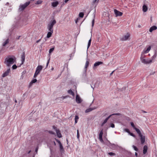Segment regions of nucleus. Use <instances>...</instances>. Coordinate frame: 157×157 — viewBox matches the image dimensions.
<instances>
[{
    "instance_id": "1",
    "label": "nucleus",
    "mask_w": 157,
    "mask_h": 157,
    "mask_svg": "<svg viewBox=\"0 0 157 157\" xmlns=\"http://www.w3.org/2000/svg\"><path fill=\"white\" fill-rule=\"evenodd\" d=\"M16 58L13 56H9L6 58L4 61L5 63L8 67L10 66L16 62Z\"/></svg>"
},
{
    "instance_id": "2",
    "label": "nucleus",
    "mask_w": 157,
    "mask_h": 157,
    "mask_svg": "<svg viewBox=\"0 0 157 157\" xmlns=\"http://www.w3.org/2000/svg\"><path fill=\"white\" fill-rule=\"evenodd\" d=\"M106 118H119L123 117V115L120 113H113L108 115L107 114L105 115Z\"/></svg>"
},
{
    "instance_id": "3",
    "label": "nucleus",
    "mask_w": 157,
    "mask_h": 157,
    "mask_svg": "<svg viewBox=\"0 0 157 157\" xmlns=\"http://www.w3.org/2000/svg\"><path fill=\"white\" fill-rule=\"evenodd\" d=\"M56 23V21L54 20L51 21L48 24L47 29L49 31L53 32V27Z\"/></svg>"
},
{
    "instance_id": "4",
    "label": "nucleus",
    "mask_w": 157,
    "mask_h": 157,
    "mask_svg": "<svg viewBox=\"0 0 157 157\" xmlns=\"http://www.w3.org/2000/svg\"><path fill=\"white\" fill-rule=\"evenodd\" d=\"M140 59L141 62L144 64H149L151 63V61L150 59H145L144 56L142 54H141Z\"/></svg>"
},
{
    "instance_id": "5",
    "label": "nucleus",
    "mask_w": 157,
    "mask_h": 157,
    "mask_svg": "<svg viewBox=\"0 0 157 157\" xmlns=\"http://www.w3.org/2000/svg\"><path fill=\"white\" fill-rule=\"evenodd\" d=\"M30 3V2H26L23 4H21L19 6V10L22 11Z\"/></svg>"
},
{
    "instance_id": "6",
    "label": "nucleus",
    "mask_w": 157,
    "mask_h": 157,
    "mask_svg": "<svg viewBox=\"0 0 157 157\" xmlns=\"http://www.w3.org/2000/svg\"><path fill=\"white\" fill-rule=\"evenodd\" d=\"M21 26V25H19V23L18 22L15 23L12 25V28L10 30V31H12L14 29L18 28Z\"/></svg>"
},
{
    "instance_id": "7",
    "label": "nucleus",
    "mask_w": 157,
    "mask_h": 157,
    "mask_svg": "<svg viewBox=\"0 0 157 157\" xmlns=\"http://www.w3.org/2000/svg\"><path fill=\"white\" fill-rule=\"evenodd\" d=\"M130 37V34L128 33L124 35L121 39L122 41H126Z\"/></svg>"
},
{
    "instance_id": "8",
    "label": "nucleus",
    "mask_w": 157,
    "mask_h": 157,
    "mask_svg": "<svg viewBox=\"0 0 157 157\" xmlns=\"http://www.w3.org/2000/svg\"><path fill=\"white\" fill-rule=\"evenodd\" d=\"M157 56V51L156 50H155L154 51V54L153 56L151 57V59H150V60L152 62H155V59Z\"/></svg>"
},
{
    "instance_id": "9",
    "label": "nucleus",
    "mask_w": 157,
    "mask_h": 157,
    "mask_svg": "<svg viewBox=\"0 0 157 157\" xmlns=\"http://www.w3.org/2000/svg\"><path fill=\"white\" fill-rule=\"evenodd\" d=\"M43 67L41 65H38L36 67L35 72L39 74L40 71L42 70Z\"/></svg>"
},
{
    "instance_id": "10",
    "label": "nucleus",
    "mask_w": 157,
    "mask_h": 157,
    "mask_svg": "<svg viewBox=\"0 0 157 157\" xmlns=\"http://www.w3.org/2000/svg\"><path fill=\"white\" fill-rule=\"evenodd\" d=\"M114 13L116 15V17L121 16L122 15V13L117 10L116 9L114 10Z\"/></svg>"
},
{
    "instance_id": "11",
    "label": "nucleus",
    "mask_w": 157,
    "mask_h": 157,
    "mask_svg": "<svg viewBox=\"0 0 157 157\" xmlns=\"http://www.w3.org/2000/svg\"><path fill=\"white\" fill-rule=\"evenodd\" d=\"M10 71V68H8L7 70L5 71L2 75V77H5L7 76L8 75Z\"/></svg>"
},
{
    "instance_id": "12",
    "label": "nucleus",
    "mask_w": 157,
    "mask_h": 157,
    "mask_svg": "<svg viewBox=\"0 0 157 157\" xmlns=\"http://www.w3.org/2000/svg\"><path fill=\"white\" fill-rule=\"evenodd\" d=\"M151 49V47L150 46H149L147 49L145 48L144 49L143 51L142 52L141 54H142V55H144V53H146L148 52Z\"/></svg>"
},
{
    "instance_id": "13",
    "label": "nucleus",
    "mask_w": 157,
    "mask_h": 157,
    "mask_svg": "<svg viewBox=\"0 0 157 157\" xmlns=\"http://www.w3.org/2000/svg\"><path fill=\"white\" fill-rule=\"evenodd\" d=\"M76 101L78 103H81L82 101V100L78 95H77L76 97Z\"/></svg>"
},
{
    "instance_id": "14",
    "label": "nucleus",
    "mask_w": 157,
    "mask_h": 157,
    "mask_svg": "<svg viewBox=\"0 0 157 157\" xmlns=\"http://www.w3.org/2000/svg\"><path fill=\"white\" fill-rule=\"evenodd\" d=\"M139 136L140 137L141 144H143L145 141V136L142 134H141V136Z\"/></svg>"
},
{
    "instance_id": "15",
    "label": "nucleus",
    "mask_w": 157,
    "mask_h": 157,
    "mask_svg": "<svg viewBox=\"0 0 157 157\" xmlns=\"http://www.w3.org/2000/svg\"><path fill=\"white\" fill-rule=\"evenodd\" d=\"M103 63V62L101 61H98L94 63L93 67V69H94L95 68V67L99 65H100L101 64Z\"/></svg>"
},
{
    "instance_id": "16",
    "label": "nucleus",
    "mask_w": 157,
    "mask_h": 157,
    "mask_svg": "<svg viewBox=\"0 0 157 157\" xmlns=\"http://www.w3.org/2000/svg\"><path fill=\"white\" fill-rule=\"evenodd\" d=\"M25 53L24 52H23L22 53V54L21 56V65H22L25 62Z\"/></svg>"
},
{
    "instance_id": "17",
    "label": "nucleus",
    "mask_w": 157,
    "mask_h": 157,
    "mask_svg": "<svg viewBox=\"0 0 157 157\" xmlns=\"http://www.w3.org/2000/svg\"><path fill=\"white\" fill-rule=\"evenodd\" d=\"M89 61L88 60H87L86 62L85 65V68L86 69V70L85 72L84 73L83 75H84L85 76H86V68H87V67H88V66L89 65Z\"/></svg>"
},
{
    "instance_id": "18",
    "label": "nucleus",
    "mask_w": 157,
    "mask_h": 157,
    "mask_svg": "<svg viewBox=\"0 0 157 157\" xmlns=\"http://www.w3.org/2000/svg\"><path fill=\"white\" fill-rule=\"evenodd\" d=\"M157 29L156 26L154 25L151 27L149 29V32H152L153 31L156 30Z\"/></svg>"
},
{
    "instance_id": "19",
    "label": "nucleus",
    "mask_w": 157,
    "mask_h": 157,
    "mask_svg": "<svg viewBox=\"0 0 157 157\" xmlns=\"http://www.w3.org/2000/svg\"><path fill=\"white\" fill-rule=\"evenodd\" d=\"M9 42V39L8 38L6 40H5V41L3 42L2 44V45L3 46H5Z\"/></svg>"
},
{
    "instance_id": "20",
    "label": "nucleus",
    "mask_w": 157,
    "mask_h": 157,
    "mask_svg": "<svg viewBox=\"0 0 157 157\" xmlns=\"http://www.w3.org/2000/svg\"><path fill=\"white\" fill-rule=\"evenodd\" d=\"M58 4H59L58 2L55 1V2H53L52 3V6L53 7H56Z\"/></svg>"
},
{
    "instance_id": "21",
    "label": "nucleus",
    "mask_w": 157,
    "mask_h": 157,
    "mask_svg": "<svg viewBox=\"0 0 157 157\" xmlns=\"http://www.w3.org/2000/svg\"><path fill=\"white\" fill-rule=\"evenodd\" d=\"M96 108H95V107L93 108H89L86 110L85 111V112L86 113H88V112H89L91 111L92 110Z\"/></svg>"
},
{
    "instance_id": "22",
    "label": "nucleus",
    "mask_w": 157,
    "mask_h": 157,
    "mask_svg": "<svg viewBox=\"0 0 157 157\" xmlns=\"http://www.w3.org/2000/svg\"><path fill=\"white\" fill-rule=\"evenodd\" d=\"M147 145H145L144 147L143 148V154H145L147 152Z\"/></svg>"
},
{
    "instance_id": "23",
    "label": "nucleus",
    "mask_w": 157,
    "mask_h": 157,
    "mask_svg": "<svg viewBox=\"0 0 157 157\" xmlns=\"http://www.w3.org/2000/svg\"><path fill=\"white\" fill-rule=\"evenodd\" d=\"M143 11L144 12H145L147 11V6L145 4L143 6Z\"/></svg>"
},
{
    "instance_id": "24",
    "label": "nucleus",
    "mask_w": 157,
    "mask_h": 157,
    "mask_svg": "<svg viewBox=\"0 0 157 157\" xmlns=\"http://www.w3.org/2000/svg\"><path fill=\"white\" fill-rule=\"evenodd\" d=\"M56 132L57 136L59 138H61L62 137V136L61 135V132L59 130H57V131Z\"/></svg>"
},
{
    "instance_id": "25",
    "label": "nucleus",
    "mask_w": 157,
    "mask_h": 157,
    "mask_svg": "<svg viewBox=\"0 0 157 157\" xmlns=\"http://www.w3.org/2000/svg\"><path fill=\"white\" fill-rule=\"evenodd\" d=\"M109 118H105V119L101 123V126H103L106 123L108 120Z\"/></svg>"
},
{
    "instance_id": "26",
    "label": "nucleus",
    "mask_w": 157,
    "mask_h": 157,
    "mask_svg": "<svg viewBox=\"0 0 157 157\" xmlns=\"http://www.w3.org/2000/svg\"><path fill=\"white\" fill-rule=\"evenodd\" d=\"M60 151L61 153H63L64 152V149L63 148V147L62 144H60L59 145Z\"/></svg>"
},
{
    "instance_id": "27",
    "label": "nucleus",
    "mask_w": 157,
    "mask_h": 157,
    "mask_svg": "<svg viewBox=\"0 0 157 157\" xmlns=\"http://www.w3.org/2000/svg\"><path fill=\"white\" fill-rule=\"evenodd\" d=\"M134 129L135 130L137 133L138 134L139 136H141V135L142 134L140 130L139 129L136 128Z\"/></svg>"
},
{
    "instance_id": "28",
    "label": "nucleus",
    "mask_w": 157,
    "mask_h": 157,
    "mask_svg": "<svg viewBox=\"0 0 157 157\" xmlns=\"http://www.w3.org/2000/svg\"><path fill=\"white\" fill-rule=\"evenodd\" d=\"M53 33L51 32H48L47 34V38H50L51 36Z\"/></svg>"
},
{
    "instance_id": "29",
    "label": "nucleus",
    "mask_w": 157,
    "mask_h": 157,
    "mask_svg": "<svg viewBox=\"0 0 157 157\" xmlns=\"http://www.w3.org/2000/svg\"><path fill=\"white\" fill-rule=\"evenodd\" d=\"M37 80L36 79H32L30 83V85H32L33 83H35L36 82Z\"/></svg>"
},
{
    "instance_id": "30",
    "label": "nucleus",
    "mask_w": 157,
    "mask_h": 157,
    "mask_svg": "<svg viewBox=\"0 0 157 157\" xmlns=\"http://www.w3.org/2000/svg\"><path fill=\"white\" fill-rule=\"evenodd\" d=\"M68 92L69 94H71L72 96H74V93L71 90H69L68 91Z\"/></svg>"
},
{
    "instance_id": "31",
    "label": "nucleus",
    "mask_w": 157,
    "mask_h": 157,
    "mask_svg": "<svg viewBox=\"0 0 157 157\" xmlns=\"http://www.w3.org/2000/svg\"><path fill=\"white\" fill-rule=\"evenodd\" d=\"M55 49V47H53L51 48H50L49 51V54L50 55L51 53Z\"/></svg>"
},
{
    "instance_id": "32",
    "label": "nucleus",
    "mask_w": 157,
    "mask_h": 157,
    "mask_svg": "<svg viewBox=\"0 0 157 157\" xmlns=\"http://www.w3.org/2000/svg\"><path fill=\"white\" fill-rule=\"evenodd\" d=\"M102 135H99V139L100 141L102 142L103 140L102 139Z\"/></svg>"
},
{
    "instance_id": "33",
    "label": "nucleus",
    "mask_w": 157,
    "mask_h": 157,
    "mask_svg": "<svg viewBox=\"0 0 157 157\" xmlns=\"http://www.w3.org/2000/svg\"><path fill=\"white\" fill-rule=\"evenodd\" d=\"M42 2V1L40 0H38L35 3L36 4H40Z\"/></svg>"
},
{
    "instance_id": "34",
    "label": "nucleus",
    "mask_w": 157,
    "mask_h": 157,
    "mask_svg": "<svg viewBox=\"0 0 157 157\" xmlns=\"http://www.w3.org/2000/svg\"><path fill=\"white\" fill-rule=\"evenodd\" d=\"M79 16L80 17H82L84 16V13L82 12H80L79 14Z\"/></svg>"
},
{
    "instance_id": "35",
    "label": "nucleus",
    "mask_w": 157,
    "mask_h": 157,
    "mask_svg": "<svg viewBox=\"0 0 157 157\" xmlns=\"http://www.w3.org/2000/svg\"><path fill=\"white\" fill-rule=\"evenodd\" d=\"M17 68V67L16 64L13 65L12 67V68L13 70L16 69Z\"/></svg>"
},
{
    "instance_id": "36",
    "label": "nucleus",
    "mask_w": 157,
    "mask_h": 157,
    "mask_svg": "<svg viewBox=\"0 0 157 157\" xmlns=\"http://www.w3.org/2000/svg\"><path fill=\"white\" fill-rule=\"evenodd\" d=\"M133 147L134 148V150L136 151H138V149L137 148V147L133 145Z\"/></svg>"
},
{
    "instance_id": "37",
    "label": "nucleus",
    "mask_w": 157,
    "mask_h": 157,
    "mask_svg": "<svg viewBox=\"0 0 157 157\" xmlns=\"http://www.w3.org/2000/svg\"><path fill=\"white\" fill-rule=\"evenodd\" d=\"M130 123H131V125L133 128L134 129L135 128H136L133 122H131Z\"/></svg>"
},
{
    "instance_id": "38",
    "label": "nucleus",
    "mask_w": 157,
    "mask_h": 157,
    "mask_svg": "<svg viewBox=\"0 0 157 157\" xmlns=\"http://www.w3.org/2000/svg\"><path fill=\"white\" fill-rule=\"evenodd\" d=\"M108 154L109 155L111 156L114 155H115V154L114 153H113L112 152H109V153Z\"/></svg>"
},
{
    "instance_id": "39",
    "label": "nucleus",
    "mask_w": 157,
    "mask_h": 157,
    "mask_svg": "<svg viewBox=\"0 0 157 157\" xmlns=\"http://www.w3.org/2000/svg\"><path fill=\"white\" fill-rule=\"evenodd\" d=\"M55 139L56 140V142H57L58 143V144H59V145H60V144H62L61 142H60V141L59 140H58L57 139Z\"/></svg>"
},
{
    "instance_id": "40",
    "label": "nucleus",
    "mask_w": 157,
    "mask_h": 157,
    "mask_svg": "<svg viewBox=\"0 0 157 157\" xmlns=\"http://www.w3.org/2000/svg\"><path fill=\"white\" fill-rule=\"evenodd\" d=\"M131 136H132L134 137H136V136L135 135H134L133 133H131L130 132H129V133Z\"/></svg>"
},
{
    "instance_id": "41",
    "label": "nucleus",
    "mask_w": 157,
    "mask_h": 157,
    "mask_svg": "<svg viewBox=\"0 0 157 157\" xmlns=\"http://www.w3.org/2000/svg\"><path fill=\"white\" fill-rule=\"evenodd\" d=\"M124 131L126 132H127L128 133H129V132H130L129 130V129L128 128H125L124 129Z\"/></svg>"
},
{
    "instance_id": "42",
    "label": "nucleus",
    "mask_w": 157,
    "mask_h": 157,
    "mask_svg": "<svg viewBox=\"0 0 157 157\" xmlns=\"http://www.w3.org/2000/svg\"><path fill=\"white\" fill-rule=\"evenodd\" d=\"M79 134L78 132V130H77V137L78 139L79 138Z\"/></svg>"
},
{
    "instance_id": "43",
    "label": "nucleus",
    "mask_w": 157,
    "mask_h": 157,
    "mask_svg": "<svg viewBox=\"0 0 157 157\" xmlns=\"http://www.w3.org/2000/svg\"><path fill=\"white\" fill-rule=\"evenodd\" d=\"M94 19H93L92 21V27H93L94 25Z\"/></svg>"
},
{
    "instance_id": "44",
    "label": "nucleus",
    "mask_w": 157,
    "mask_h": 157,
    "mask_svg": "<svg viewBox=\"0 0 157 157\" xmlns=\"http://www.w3.org/2000/svg\"><path fill=\"white\" fill-rule=\"evenodd\" d=\"M53 129L56 131V132L57 131V130H58L57 129V127L55 126H53Z\"/></svg>"
},
{
    "instance_id": "45",
    "label": "nucleus",
    "mask_w": 157,
    "mask_h": 157,
    "mask_svg": "<svg viewBox=\"0 0 157 157\" xmlns=\"http://www.w3.org/2000/svg\"><path fill=\"white\" fill-rule=\"evenodd\" d=\"M38 75V74H37V73L35 72L34 73V76H33L34 78H36V77H37V75Z\"/></svg>"
},
{
    "instance_id": "46",
    "label": "nucleus",
    "mask_w": 157,
    "mask_h": 157,
    "mask_svg": "<svg viewBox=\"0 0 157 157\" xmlns=\"http://www.w3.org/2000/svg\"><path fill=\"white\" fill-rule=\"evenodd\" d=\"M110 126L112 128H114L115 127V125L113 124L112 123L110 124Z\"/></svg>"
},
{
    "instance_id": "47",
    "label": "nucleus",
    "mask_w": 157,
    "mask_h": 157,
    "mask_svg": "<svg viewBox=\"0 0 157 157\" xmlns=\"http://www.w3.org/2000/svg\"><path fill=\"white\" fill-rule=\"evenodd\" d=\"M50 58H49L48 60V61H47V64H46V66L47 67L48 65V64H49V62H50Z\"/></svg>"
},
{
    "instance_id": "48",
    "label": "nucleus",
    "mask_w": 157,
    "mask_h": 157,
    "mask_svg": "<svg viewBox=\"0 0 157 157\" xmlns=\"http://www.w3.org/2000/svg\"><path fill=\"white\" fill-rule=\"evenodd\" d=\"M50 58H49L48 60V61H47V64H46V66L47 67L48 65V64H49V62H50Z\"/></svg>"
},
{
    "instance_id": "49",
    "label": "nucleus",
    "mask_w": 157,
    "mask_h": 157,
    "mask_svg": "<svg viewBox=\"0 0 157 157\" xmlns=\"http://www.w3.org/2000/svg\"><path fill=\"white\" fill-rule=\"evenodd\" d=\"M155 71H152L150 73V75H154V74H155Z\"/></svg>"
},
{
    "instance_id": "50",
    "label": "nucleus",
    "mask_w": 157,
    "mask_h": 157,
    "mask_svg": "<svg viewBox=\"0 0 157 157\" xmlns=\"http://www.w3.org/2000/svg\"><path fill=\"white\" fill-rule=\"evenodd\" d=\"M35 112V111L33 112V111H32L30 114V116H29V117H30L31 116V115H32Z\"/></svg>"
},
{
    "instance_id": "51",
    "label": "nucleus",
    "mask_w": 157,
    "mask_h": 157,
    "mask_svg": "<svg viewBox=\"0 0 157 157\" xmlns=\"http://www.w3.org/2000/svg\"><path fill=\"white\" fill-rule=\"evenodd\" d=\"M78 119L79 118H75V124H76L77 122L78 121Z\"/></svg>"
},
{
    "instance_id": "52",
    "label": "nucleus",
    "mask_w": 157,
    "mask_h": 157,
    "mask_svg": "<svg viewBox=\"0 0 157 157\" xmlns=\"http://www.w3.org/2000/svg\"><path fill=\"white\" fill-rule=\"evenodd\" d=\"M49 132L50 133H51V134H55V133L53 132H52V131H49Z\"/></svg>"
},
{
    "instance_id": "53",
    "label": "nucleus",
    "mask_w": 157,
    "mask_h": 157,
    "mask_svg": "<svg viewBox=\"0 0 157 157\" xmlns=\"http://www.w3.org/2000/svg\"><path fill=\"white\" fill-rule=\"evenodd\" d=\"M103 131H102V130L100 132V133H99V135H103Z\"/></svg>"
},
{
    "instance_id": "54",
    "label": "nucleus",
    "mask_w": 157,
    "mask_h": 157,
    "mask_svg": "<svg viewBox=\"0 0 157 157\" xmlns=\"http://www.w3.org/2000/svg\"><path fill=\"white\" fill-rule=\"evenodd\" d=\"M91 44V43H88V45H87V48H88L90 46Z\"/></svg>"
},
{
    "instance_id": "55",
    "label": "nucleus",
    "mask_w": 157,
    "mask_h": 157,
    "mask_svg": "<svg viewBox=\"0 0 157 157\" xmlns=\"http://www.w3.org/2000/svg\"><path fill=\"white\" fill-rule=\"evenodd\" d=\"M97 0H94L93 1V3H95L97 1ZM99 0H98V1Z\"/></svg>"
},
{
    "instance_id": "56",
    "label": "nucleus",
    "mask_w": 157,
    "mask_h": 157,
    "mask_svg": "<svg viewBox=\"0 0 157 157\" xmlns=\"http://www.w3.org/2000/svg\"><path fill=\"white\" fill-rule=\"evenodd\" d=\"M41 40V39H40L39 40H37L36 41V43H39L40 40Z\"/></svg>"
},
{
    "instance_id": "57",
    "label": "nucleus",
    "mask_w": 157,
    "mask_h": 157,
    "mask_svg": "<svg viewBox=\"0 0 157 157\" xmlns=\"http://www.w3.org/2000/svg\"><path fill=\"white\" fill-rule=\"evenodd\" d=\"M9 5H10V3L9 2H7L6 4V6Z\"/></svg>"
},
{
    "instance_id": "58",
    "label": "nucleus",
    "mask_w": 157,
    "mask_h": 157,
    "mask_svg": "<svg viewBox=\"0 0 157 157\" xmlns=\"http://www.w3.org/2000/svg\"><path fill=\"white\" fill-rule=\"evenodd\" d=\"M21 36H19L18 37H17V40H19L20 39V37Z\"/></svg>"
},
{
    "instance_id": "59",
    "label": "nucleus",
    "mask_w": 157,
    "mask_h": 157,
    "mask_svg": "<svg viewBox=\"0 0 157 157\" xmlns=\"http://www.w3.org/2000/svg\"><path fill=\"white\" fill-rule=\"evenodd\" d=\"M91 39L90 38L89 40L88 43H91Z\"/></svg>"
},
{
    "instance_id": "60",
    "label": "nucleus",
    "mask_w": 157,
    "mask_h": 157,
    "mask_svg": "<svg viewBox=\"0 0 157 157\" xmlns=\"http://www.w3.org/2000/svg\"><path fill=\"white\" fill-rule=\"evenodd\" d=\"M114 71H112V72L110 74V75H111L113 74V73L114 72Z\"/></svg>"
},
{
    "instance_id": "61",
    "label": "nucleus",
    "mask_w": 157,
    "mask_h": 157,
    "mask_svg": "<svg viewBox=\"0 0 157 157\" xmlns=\"http://www.w3.org/2000/svg\"><path fill=\"white\" fill-rule=\"evenodd\" d=\"M142 112L143 113H147V112H146L145 111H144V110H142Z\"/></svg>"
},
{
    "instance_id": "62",
    "label": "nucleus",
    "mask_w": 157,
    "mask_h": 157,
    "mask_svg": "<svg viewBox=\"0 0 157 157\" xmlns=\"http://www.w3.org/2000/svg\"><path fill=\"white\" fill-rule=\"evenodd\" d=\"M31 150L29 151L27 153L28 154H29L31 152Z\"/></svg>"
},
{
    "instance_id": "63",
    "label": "nucleus",
    "mask_w": 157,
    "mask_h": 157,
    "mask_svg": "<svg viewBox=\"0 0 157 157\" xmlns=\"http://www.w3.org/2000/svg\"><path fill=\"white\" fill-rule=\"evenodd\" d=\"M68 0H65V3H66L68 2Z\"/></svg>"
},
{
    "instance_id": "64",
    "label": "nucleus",
    "mask_w": 157,
    "mask_h": 157,
    "mask_svg": "<svg viewBox=\"0 0 157 157\" xmlns=\"http://www.w3.org/2000/svg\"><path fill=\"white\" fill-rule=\"evenodd\" d=\"M75 118H78V116H77V115H76V116H75Z\"/></svg>"
}]
</instances>
